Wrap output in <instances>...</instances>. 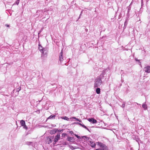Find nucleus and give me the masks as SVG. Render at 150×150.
<instances>
[{
	"label": "nucleus",
	"mask_w": 150,
	"mask_h": 150,
	"mask_svg": "<svg viewBox=\"0 0 150 150\" xmlns=\"http://www.w3.org/2000/svg\"><path fill=\"white\" fill-rule=\"evenodd\" d=\"M102 83L101 79L100 77H97L94 81V86L95 87L99 86Z\"/></svg>",
	"instance_id": "f257e3e1"
},
{
	"label": "nucleus",
	"mask_w": 150,
	"mask_h": 150,
	"mask_svg": "<svg viewBox=\"0 0 150 150\" xmlns=\"http://www.w3.org/2000/svg\"><path fill=\"white\" fill-rule=\"evenodd\" d=\"M38 49L42 54L45 55L47 54V49L46 48H43L40 45H39Z\"/></svg>",
	"instance_id": "f03ea898"
},
{
	"label": "nucleus",
	"mask_w": 150,
	"mask_h": 150,
	"mask_svg": "<svg viewBox=\"0 0 150 150\" xmlns=\"http://www.w3.org/2000/svg\"><path fill=\"white\" fill-rule=\"evenodd\" d=\"M60 134H57V135L55 137L54 142H53V144L54 145L55 144H56V142H57L60 139Z\"/></svg>",
	"instance_id": "7ed1b4c3"
},
{
	"label": "nucleus",
	"mask_w": 150,
	"mask_h": 150,
	"mask_svg": "<svg viewBox=\"0 0 150 150\" xmlns=\"http://www.w3.org/2000/svg\"><path fill=\"white\" fill-rule=\"evenodd\" d=\"M96 144L97 145L99 146L100 147L102 148H105V147H107L105 144L100 142H96Z\"/></svg>",
	"instance_id": "20e7f679"
},
{
	"label": "nucleus",
	"mask_w": 150,
	"mask_h": 150,
	"mask_svg": "<svg viewBox=\"0 0 150 150\" xmlns=\"http://www.w3.org/2000/svg\"><path fill=\"white\" fill-rule=\"evenodd\" d=\"M59 59L60 62H62L63 60V53L62 50L61 52L60 53L59 56Z\"/></svg>",
	"instance_id": "39448f33"
},
{
	"label": "nucleus",
	"mask_w": 150,
	"mask_h": 150,
	"mask_svg": "<svg viewBox=\"0 0 150 150\" xmlns=\"http://www.w3.org/2000/svg\"><path fill=\"white\" fill-rule=\"evenodd\" d=\"M144 70L146 72L150 73V66H148L144 68Z\"/></svg>",
	"instance_id": "423d86ee"
},
{
	"label": "nucleus",
	"mask_w": 150,
	"mask_h": 150,
	"mask_svg": "<svg viewBox=\"0 0 150 150\" xmlns=\"http://www.w3.org/2000/svg\"><path fill=\"white\" fill-rule=\"evenodd\" d=\"M88 120L89 122H91L92 123L94 124L97 122V121L93 118H89Z\"/></svg>",
	"instance_id": "0eeeda50"
},
{
	"label": "nucleus",
	"mask_w": 150,
	"mask_h": 150,
	"mask_svg": "<svg viewBox=\"0 0 150 150\" xmlns=\"http://www.w3.org/2000/svg\"><path fill=\"white\" fill-rule=\"evenodd\" d=\"M52 141L51 138L48 137H47L46 138V142L48 144H50L52 142Z\"/></svg>",
	"instance_id": "6e6552de"
},
{
	"label": "nucleus",
	"mask_w": 150,
	"mask_h": 150,
	"mask_svg": "<svg viewBox=\"0 0 150 150\" xmlns=\"http://www.w3.org/2000/svg\"><path fill=\"white\" fill-rule=\"evenodd\" d=\"M58 129H55L53 130H52L50 131V134H52L55 133L57 132L58 131Z\"/></svg>",
	"instance_id": "1a4fd4ad"
},
{
	"label": "nucleus",
	"mask_w": 150,
	"mask_h": 150,
	"mask_svg": "<svg viewBox=\"0 0 150 150\" xmlns=\"http://www.w3.org/2000/svg\"><path fill=\"white\" fill-rule=\"evenodd\" d=\"M67 140L71 142H74V139L73 137H68Z\"/></svg>",
	"instance_id": "9d476101"
},
{
	"label": "nucleus",
	"mask_w": 150,
	"mask_h": 150,
	"mask_svg": "<svg viewBox=\"0 0 150 150\" xmlns=\"http://www.w3.org/2000/svg\"><path fill=\"white\" fill-rule=\"evenodd\" d=\"M89 145L92 147H95L96 146V144H95L94 142L90 141L89 142Z\"/></svg>",
	"instance_id": "9b49d317"
},
{
	"label": "nucleus",
	"mask_w": 150,
	"mask_h": 150,
	"mask_svg": "<svg viewBox=\"0 0 150 150\" xmlns=\"http://www.w3.org/2000/svg\"><path fill=\"white\" fill-rule=\"evenodd\" d=\"M20 123H21V125L22 126L25 125V121H24L23 120H21L20 121Z\"/></svg>",
	"instance_id": "f8f14e48"
},
{
	"label": "nucleus",
	"mask_w": 150,
	"mask_h": 150,
	"mask_svg": "<svg viewBox=\"0 0 150 150\" xmlns=\"http://www.w3.org/2000/svg\"><path fill=\"white\" fill-rule=\"evenodd\" d=\"M142 107L144 109H146L147 108V106L145 104V103H144L142 105Z\"/></svg>",
	"instance_id": "ddd939ff"
},
{
	"label": "nucleus",
	"mask_w": 150,
	"mask_h": 150,
	"mask_svg": "<svg viewBox=\"0 0 150 150\" xmlns=\"http://www.w3.org/2000/svg\"><path fill=\"white\" fill-rule=\"evenodd\" d=\"M100 88H98L96 89V92L97 94H99L100 93Z\"/></svg>",
	"instance_id": "4468645a"
},
{
	"label": "nucleus",
	"mask_w": 150,
	"mask_h": 150,
	"mask_svg": "<svg viewBox=\"0 0 150 150\" xmlns=\"http://www.w3.org/2000/svg\"><path fill=\"white\" fill-rule=\"evenodd\" d=\"M55 115H50V116L47 119H54L55 118Z\"/></svg>",
	"instance_id": "2eb2a0df"
},
{
	"label": "nucleus",
	"mask_w": 150,
	"mask_h": 150,
	"mask_svg": "<svg viewBox=\"0 0 150 150\" xmlns=\"http://www.w3.org/2000/svg\"><path fill=\"white\" fill-rule=\"evenodd\" d=\"M103 148L97 149L96 150H108V149L107 147H105Z\"/></svg>",
	"instance_id": "dca6fc26"
},
{
	"label": "nucleus",
	"mask_w": 150,
	"mask_h": 150,
	"mask_svg": "<svg viewBox=\"0 0 150 150\" xmlns=\"http://www.w3.org/2000/svg\"><path fill=\"white\" fill-rule=\"evenodd\" d=\"M82 138H83L85 140H87L88 139V137H87L86 136H83L82 137Z\"/></svg>",
	"instance_id": "f3484780"
},
{
	"label": "nucleus",
	"mask_w": 150,
	"mask_h": 150,
	"mask_svg": "<svg viewBox=\"0 0 150 150\" xmlns=\"http://www.w3.org/2000/svg\"><path fill=\"white\" fill-rule=\"evenodd\" d=\"M62 118L65 120H69V118L66 116H65V117H63Z\"/></svg>",
	"instance_id": "a211bd4d"
},
{
	"label": "nucleus",
	"mask_w": 150,
	"mask_h": 150,
	"mask_svg": "<svg viewBox=\"0 0 150 150\" xmlns=\"http://www.w3.org/2000/svg\"><path fill=\"white\" fill-rule=\"evenodd\" d=\"M72 118L73 119H75L76 120H77L78 121H79L80 122H81V120H79V119H77V118H76V117H73Z\"/></svg>",
	"instance_id": "6ab92c4d"
},
{
	"label": "nucleus",
	"mask_w": 150,
	"mask_h": 150,
	"mask_svg": "<svg viewBox=\"0 0 150 150\" xmlns=\"http://www.w3.org/2000/svg\"><path fill=\"white\" fill-rule=\"evenodd\" d=\"M67 135V134L65 133H63L62 134V137H64Z\"/></svg>",
	"instance_id": "aec40b11"
},
{
	"label": "nucleus",
	"mask_w": 150,
	"mask_h": 150,
	"mask_svg": "<svg viewBox=\"0 0 150 150\" xmlns=\"http://www.w3.org/2000/svg\"><path fill=\"white\" fill-rule=\"evenodd\" d=\"M21 89V88L20 87H19V88H17L16 89V91L17 92L19 91Z\"/></svg>",
	"instance_id": "412c9836"
},
{
	"label": "nucleus",
	"mask_w": 150,
	"mask_h": 150,
	"mask_svg": "<svg viewBox=\"0 0 150 150\" xmlns=\"http://www.w3.org/2000/svg\"><path fill=\"white\" fill-rule=\"evenodd\" d=\"M23 128L25 129H28V127L27 126L25 125L23 126Z\"/></svg>",
	"instance_id": "4be33fe9"
},
{
	"label": "nucleus",
	"mask_w": 150,
	"mask_h": 150,
	"mask_svg": "<svg viewBox=\"0 0 150 150\" xmlns=\"http://www.w3.org/2000/svg\"><path fill=\"white\" fill-rule=\"evenodd\" d=\"M125 103H124L122 104V105L121 106L123 108H125Z\"/></svg>",
	"instance_id": "5701e85b"
},
{
	"label": "nucleus",
	"mask_w": 150,
	"mask_h": 150,
	"mask_svg": "<svg viewBox=\"0 0 150 150\" xmlns=\"http://www.w3.org/2000/svg\"><path fill=\"white\" fill-rule=\"evenodd\" d=\"M75 136L78 139H80L81 138V137L80 136H79L78 135H77V134H75Z\"/></svg>",
	"instance_id": "b1692460"
},
{
	"label": "nucleus",
	"mask_w": 150,
	"mask_h": 150,
	"mask_svg": "<svg viewBox=\"0 0 150 150\" xmlns=\"http://www.w3.org/2000/svg\"><path fill=\"white\" fill-rule=\"evenodd\" d=\"M70 148L72 149H76V147H74L73 146H71L70 147Z\"/></svg>",
	"instance_id": "393cba45"
},
{
	"label": "nucleus",
	"mask_w": 150,
	"mask_h": 150,
	"mask_svg": "<svg viewBox=\"0 0 150 150\" xmlns=\"http://www.w3.org/2000/svg\"><path fill=\"white\" fill-rule=\"evenodd\" d=\"M82 127H83V128H85V129H86V128H87V127L86 126H85V125H82Z\"/></svg>",
	"instance_id": "a878e982"
},
{
	"label": "nucleus",
	"mask_w": 150,
	"mask_h": 150,
	"mask_svg": "<svg viewBox=\"0 0 150 150\" xmlns=\"http://www.w3.org/2000/svg\"><path fill=\"white\" fill-rule=\"evenodd\" d=\"M143 0H141V6H143Z\"/></svg>",
	"instance_id": "bb28decb"
},
{
	"label": "nucleus",
	"mask_w": 150,
	"mask_h": 150,
	"mask_svg": "<svg viewBox=\"0 0 150 150\" xmlns=\"http://www.w3.org/2000/svg\"><path fill=\"white\" fill-rule=\"evenodd\" d=\"M19 0H18V1H16V4H17V5H18L19 3Z\"/></svg>",
	"instance_id": "cd10ccee"
},
{
	"label": "nucleus",
	"mask_w": 150,
	"mask_h": 150,
	"mask_svg": "<svg viewBox=\"0 0 150 150\" xmlns=\"http://www.w3.org/2000/svg\"><path fill=\"white\" fill-rule=\"evenodd\" d=\"M136 61H139V63H140V64H141V63L140 62H139V60H138L136 58L135 59Z\"/></svg>",
	"instance_id": "c85d7f7f"
},
{
	"label": "nucleus",
	"mask_w": 150,
	"mask_h": 150,
	"mask_svg": "<svg viewBox=\"0 0 150 150\" xmlns=\"http://www.w3.org/2000/svg\"><path fill=\"white\" fill-rule=\"evenodd\" d=\"M77 124L80 125H81V126L82 127V125H83V124H81V123H79V122H77Z\"/></svg>",
	"instance_id": "c756f323"
},
{
	"label": "nucleus",
	"mask_w": 150,
	"mask_h": 150,
	"mask_svg": "<svg viewBox=\"0 0 150 150\" xmlns=\"http://www.w3.org/2000/svg\"><path fill=\"white\" fill-rule=\"evenodd\" d=\"M127 22L126 21H125L124 23L125 25H127Z\"/></svg>",
	"instance_id": "7c9ffc66"
},
{
	"label": "nucleus",
	"mask_w": 150,
	"mask_h": 150,
	"mask_svg": "<svg viewBox=\"0 0 150 150\" xmlns=\"http://www.w3.org/2000/svg\"><path fill=\"white\" fill-rule=\"evenodd\" d=\"M62 143L64 145H66L67 144L65 142H64Z\"/></svg>",
	"instance_id": "2f4dec72"
},
{
	"label": "nucleus",
	"mask_w": 150,
	"mask_h": 150,
	"mask_svg": "<svg viewBox=\"0 0 150 150\" xmlns=\"http://www.w3.org/2000/svg\"><path fill=\"white\" fill-rule=\"evenodd\" d=\"M5 25L7 27H9V25H8V24H6Z\"/></svg>",
	"instance_id": "473e14b6"
},
{
	"label": "nucleus",
	"mask_w": 150,
	"mask_h": 150,
	"mask_svg": "<svg viewBox=\"0 0 150 150\" xmlns=\"http://www.w3.org/2000/svg\"><path fill=\"white\" fill-rule=\"evenodd\" d=\"M86 129H87L88 131L90 132L89 129L87 127V128Z\"/></svg>",
	"instance_id": "72a5a7b5"
},
{
	"label": "nucleus",
	"mask_w": 150,
	"mask_h": 150,
	"mask_svg": "<svg viewBox=\"0 0 150 150\" xmlns=\"http://www.w3.org/2000/svg\"><path fill=\"white\" fill-rule=\"evenodd\" d=\"M70 133H71V134H72V133H73V132H72V131H71V132H70Z\"/></svg>",
	"instance_id": "f704fd0d"
}]
</instances>
